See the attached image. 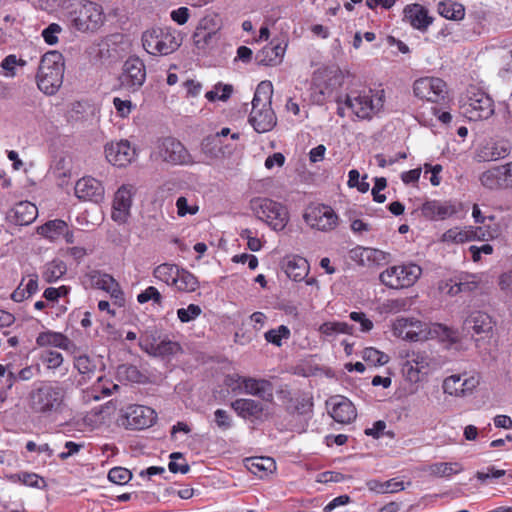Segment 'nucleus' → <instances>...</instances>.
<instances>
[{
  "instance_id": "f257e3e1",
  "label": "nucleus",
  "mask_w": 512,
  "mask_h": 512,
  "mask_svg": "<svg viewBox=\"0 0 512 512\" xmlns=\"http://www.w3.org/2000/svg\"><path fill=\"white\" fill-rule=\"evenodd\" d=\"M393 335L403 340L418 342L438 339L455 344L459 341L458 333L440 323H426L415 318H397L392 325Z\"/></svg>"
},
{
  "instance_id": "f03ea898",
  "label": "nucleus",
  "mask_w": 512,
  "mask_h": 512,
  "mask_svg": "<svg viewBox=\"0 0 512 512\" xmlns=\"http://www.w3.org/2000/svg\"><path fill=\"white\" fill-rule=\"evenodd\" d=\"M66 391L53 381L34 383L28 393L27 402L30 411L43 418H52L61 414L65 408Z\"/></svg>"
},
{
  "instance_id": "7ed1b4c3",
  "label": "nucleus",
  "mask_w": 512,
  "mask_h": 512,
  "mask_svg": "<svg viewBox=\"0 0 512 512\" xmlns=\"http://www.w3.org/2000/svg\"><path fill=\"white\" fill-rule=\"evenodd\" d=\"M69 25L82 33L95 32L104 23L102 6L89 0H70L65 7Z\"/></svg>"
},
{
  "instance_id": "20e7f679",
  "label": "nucleus",
  "mask_w": 512,
  "mask_h": 512,
  "mask_svg": "<svg viewBox=\"0 0 512 512\" xmlns=\"http://www.w3.org/2000/svg\"><path fill=\"white\" fill-rule=\"evenodd\" d=\"M273 85L270 81L258 84L253 100L249 123L258 133L271 131L277 124V117L271 108Z\"/></svg>"
},
{
  "instance_id": "39448f33",
  "label": "nucleus",
  "mask_w": 512,
  "mask_h": 512,
  "mask_svg": "<svg viewBox=\"0 0 512 512\" xmlns=\"http://www.w3.org/2000/svg\"><path fill=\"white\" fill-rule=\"evenodd\" d=\"M64 59L60 52L49 51L40 60L36 74L38 88L46 95H54L63 83Z\"/></svg>"
},
{
  "instance_id": "423d86ee",
  "label": "nucleus",
  "mask_w": 512,
  "mask_h": 512,
  "mask_svg": "<svg viewBox=\"0 0 512 512\" xmlns=\"http://www.w3.org/2000/svg\"><path fill=\"white\" fill-rule=\"evenodd\" d=\"M463 116L470 121L486 120L494 114V101L484 91L475 86L467 89L459 100Z\"/></svg>"
},
{
  "instance_id": "0eeeda50",
  "label": "nucleus",
  "mask_w": 512,
  "mask_h": 512,
  "mask_svg": "<svg viewBox=\"0 0 512 512\" xmlns=\"http://www.w3.org/2000/svg\"><path fill=\"white\" fill-rule=\"evenodd\" d=\"M143 48L152 55H168L181 45L177 32L171 28H152L142 35Z\"/></svg>"
},
{
  "instance_id": "6e6552de",
  "label": "nucleus",
  "mask_w": 512,
  "mask_h": 512,
  "mask_svg": "<svg viewBox=\"0 0 512 512\" xmlns=\"http://www.w3.org/2000/svg\"><path fill=\"white\" fill-rule=\"evenodd\" d=\"M251 207L257 218L265 221L273 230H283L289 220L288 211L284 205L269 198H255Z\"/></svg>"
},
{
  "instance_id": "1a4fd4ad",
  "label": "nucleus",
  "mask_w": 512,
  "mask_h": 512,
  "mask_svg": "<svg viewBox=\"0 0 512 512\" xmlns=\"http://www.w3.org/2000/svg\"><path fill=\"white\" fill-rule=\"evenodd\" d=\"M422 269L414 263L395 265L388 267L380 273L382 284L392 289L408 288L421 276Z\"/></svg>"
},
{
  "instance_id": "9d476101",
  "label": "nucleus",
  "mask_w": 512,
  "mask_h": 512,
  "mask_svg": "<svg viewBox=\"0 0 512 512\" xmlns=\"http://www.w3.org/2000/svg\"><path fill=\"white\" fill-rule=\"evenodd\" d=\"M146 80V67L144 62L136 56L129 57L122 66L118 77L120 88L128 92L138 91Z\"/></svg>"
},
{
  "instance_id": "9b49d317",
  "label": "nucleus",
  "mask_w": 512,
  "mask_h": 512,
  "mask_svg": "<svg viewBox=\"0 0 512 512\" xmlns=\"http://www.w3.org/2000/svg\"><path fill=\"white\" fill-rule=\"evenodd\" d=\"M371 93L372 90L368 92H351L346 96V107L351 109L358 118H371L373 114L377 113L383 107L384 103L381 96L373 100Z\"/></svg>"
},
{
  "instance_id": "f8f14e48",
  "label": "nucleus",
  "mask_w": 512,
  "mask_h": 512,
  "mask_svg": "<svg viewBox=\"0 0 512 512\" xmlns=\"http://www.w3.org/2000/svg\"><path fill=\"white\" fill-rule=\"evenodd\" d=\"M304 221L313 229L328 232L338 225V215L328 205L318 204L309 206L304 214Z\"/></svg>"
},
{
  "instance_id": "ddd939ff",
  "label": "nucleus",
  "mask_w": 512,
  "mask_h": 512,
  "mask_svg": "<svg viewBox=\"0 0 512 512\" xmlns=\"http://www.w3.org/2000/svg\"><path fill=\"white\" fill-rule=\"evenodd\" d=\"M158 157L171 165H191L194 163L192 156L185 146L173 137H166L157 144Z\"/></svg>"
},
{
  "instance_id": "4468645a",
  "label": "nucleus",
  "mask_w": 512,
  "mask_h": 512,
  "mask_svg": "<svg viewBox=\"0 0 512 512\" xmlns=\"http://www.w3.org/2000/svg\"><path fill=\"white\" fill-rule=\"evenodd\" d=\"M413 92L420 99L437 103L445 98L446 83L437 77H423L414 82Z\"/></svg>"
},
{
  "instance_id": "2eb2a0df",
  "label": "nucleus",
  "mask_w": 512,
  "mask_h": 512,
  "mask_svg": "<svg viewBox=\"0 0 512 512\" xmlns=\"http://www.w3.org/2000/svg\"><path fill=\"white\" fill-rule=\"evenodd\" d=\"M123 425L131 430H142L150 427L155 419L156 413L153 409L143 405L129 406L124 415Z\"/></svg>"
},
{
  "instance_id": "dca6fc26",
  "label": "nucleus",
  "mask_w": 512,
  "mask_h": 512,
  "mask_svg": "<svg viewBox=\"0 0 512 512\" xmlns=\"http://www.w3.org/2000/svg\"><path fill=\"white\" fill-rule=\"evenodd\" d=\"M238 389L248 395L258 397L266 402L274 399L273 385L265 379L237 376Z\"/></svg>"
},
{
  "instance_id": "f3484780",
  "label": "nucleus",
  "mask_w": 512,
  "mask_h": 512,
  "mask_svg": "<svg viewBox=\"0 0 512 512\" xmlns=\"http://www.w3.org/2000/svg\"><path fill=\"white\" fill-rule=\"evenodd\" d=\"M140 348L154 357L167 358L181 351L178 342L164 338L158 341L154 336L142 338L139 342Z\"/></svg>"
},
{
  "instance_id": "a211bd4d",
  "label": "nucleus",
  "mask_w": 512,
  "mask_h": 512,
  "mask_svg": "<svg viewBox=\"0 0 512 512\" xmlns=\"http://www.w3.org/2000/svg\"><path fill=\"white\" fill-rule=\"evenodd\" d=\"M133 186L122 185L115 193L113 200L112 219L123 224L130 216Z\"/></svg>"
},
{
  "instance_id": "6ab92c4d",
  "label": "nucleus",
  "mask_w": 512,
  "mask_h": 512,
  "mask_svg": "<svg viewBox=\"0 0 512 512\" xmlns=\"http://www.w3.org/2000/svg\"><path fill=\"white\" fill-rule=\"evenodd\" d=\"M106 159L118 167H125L135 157V149L131 147L129 141L121 140L111 142L105 146Z\"/></svg>"
},
{
  "instance_id": "aec40b11",
  "label": "nucleus",
  "mask_w": 512,
  "mask_h": 512,
  "mask_svg": "<svg viewBox=\"0 0 512 512\" xmlns=\"http://www.w3.org/2000/svg\"><path fill=\"white\" fill-rule=\"evenodd\" d=\"M75 195L84 201L99 203L104 198V187L92 177H84L76 182Z\"/></svg>"
},
{
  "instance_id": "412c9836",
  "label": "nucleus",
  "mask_w": 512,
  "mask_h": 512,
  "mask_svg": "<svg viewBox=\"0 0 512 512\" xmlns=\"http://www.w3.org/2000/svg\"><path fill=\"white\" fill-rule=\"evenodd\" d=\"M493 321L491 317L481 311L472 312L463 323V330L467 333L471 331L476 335L488 337L492 333Z\"/></svg>"
},
{
  "instance_id": "4be33fe9",
  "label": "nucleus",
  "mask_w": 512,
  "mask_h": 512,
  "mask_svg": "<svg viewBox=\"0 0 512 512\" xmlns=\"http://www.w3.org/2000/svg\"><path fill=\"white\" fill-rule=\"evenodd\" d=\"M38 216V209L35 204L29 201H21L11 208L7 214V219L19 226L31 224Z\"/></svg>"
},
{
  "instance_id": "5701e85b",
  "label": "nucleus",
  "mask_w": 512,
  "mask_h": 512,
  "mask_svg": "<svg viewBox=\"0 0 512 512\" xmlns=\"http://www.w3.org/2000/svg\"><path fill=\"white\" fill-rule=\"evenodd\" d=\"M403 13V20L422 32L426 31L433 22V18L428 15L427 9L417 3L407 5Z\"/></svg>"
},
{
  "instance_id": "b1692460",
  "label": "nucleus",
  "mask_w": 512,
  "mask_h": 512,
  "mask_svg": "<svg viewBox=\"0 0 512 512\" xmlns=\"http://www.w3.org/2000/svg\"><path fill=\"white\" fill-rule=\"evenodd\" d=\"M231 408L243 419L258 420L264 412V405L250 398H238L232 401Z\"/></svg>"
},
{
  "instance_id": "393cba45",
  "label": "nucleus",
  "mask_w": 512,
  "mask_h": 512,
  "mask_svg": "<svg viewBox=\"0 0 512 512\" xmlns=\"http://www.w3.org/2000/svg\"><path fill=\"white\" fill-rule=\"evenodd\" d=\"M510 152L511 144L506 140H500L484 146L476 158L479 162L497 161L507 157Z\"/></svg>"
},
{
  "instance_id": "a878e982",
  "label": "nucleus",
  "mask_w": 512,
  "mask_h": 512,
  "mask_svg": "<svg viewBox=\"0 0 512 512\" xmlns=\"http://www.w3.org/2000/svg\"><path fill=\"white\" fill-rule=\"evenodd\" d=\"M330 415L336 422L347 424L356 418V410L351 401L340 397L339 401L333 402Z\"/></svg>"
},
{
  "instance_id": "bb28decb",
  "label": "nucleus",
  "mask_w": 512,
  "mask_h": 512,
  "mask_svg": "<svg viewBox=\"0 0 512 512\" xmlns=\"http://www.w3.org/2000/svg\"><path fill=\"white\" fill-rule=\"evenodd\" d=\"M457 212L454 205L450 203H442L440 201H427L422 206V214L430 219L440 218L445 219Z\"/></svg>"
},
{
  "instance_id": "cd10ccee",
  "label": "nucleus",
  "mask_w": 512,
  "mask_h": 512,
  "mask_svg": "<svg viewBox=\"0 0 512 512\" xmlns=\"http://www.w3.org/2000/svg\"><path fill=\"white\" fill-rule=\"evenodd\" d=\"M308 262L302 257H288L283 262V269L286 275L294 280H303L308 273Z\"/></svg>"
},
{
  "instance_id": "c85d7f7f",
  "label": "nucleus",
  "mask_w": 512,
  "mask_h": 512,
  "mask_svg": "<svg viewBox=\"0 0 512 512\" xmlns=\"http://www.w3.org/2000/svg\"><path fill=\"white\" fill-rule=\"evenodd\" d=\"M431 359L425 352H413L405 363L407 374L411 380H418L417 375L430 366Z\"/></svg>"
},
{
  "instance_id": "c756f323",
  "label": "nucleus",
  "mask_w": 512,
  "mask_h": 512,
  "mask_svg": "<svg viewBox=\"0 0 512 512\" xmlns=\"http://www.w3.org/2000/svg\"><path fill=\"white\" fill-rule=\"evenodd\" d=\"M36 343L39 346H54L64 350L69 349L72 345L71 340L59 332L46 331L40 333L36 338Z\"/></svg>"
},
{
  "instance_id": "7c9ffc66",
  "label": "nucleus",
  "mask_w": 512,
  "mask_h": 512,
  "mask_svg": "<svg viewBox=\"0 0 512 512\" xmlns=\"http://www.w3.org/2000/svg\"><path fill=\"white\" fill-rule=\"evenodd\" d=\"M438 12L446 19L459 21L465 16V8L462 4L452 1L444 0L438 4Z\"/></svg>"
},
{
  "instance_id": "2f4dec72",
  "label": "nucleus",
  "mask_w": 512,
  "mask_h": 512,
  "mask_svg": "<svg viewBox=\"0 0 512 512\" xmlns=\"http://www.w3.org/2000/svg\"><path fill=\"white\" fill-rule=\"evenodd\" d=\"M480 279L474 274H461L458 277V281L452 285L448 291L451 295H456L460 292H471L474 291L479 285Z\"/></svg>"
},
{
  "instance_id": "473e14b6",
  "label": "nucleus",
  "mask_w": 512,
  "mask_h": 512,
  "mask_svg": "<svg viewBox=\"0 0 512 512\" xmlns=\"http://www.w3.org/2000/svg\"><path fill=\"white\" fill-rule=\"evenodd\" d=\"M173 286L180 292H194L199 287L198 279L186 269H179Z\"/></svg>"
},
{
  "instance_id": "72a5a7b5",
  "label": "nucleus",
  "mask_w": 512,
  "mask_h": 512,
  "mask_svg": "<svg viewBox=\"0 0 512 512\" xmlns=\"http://www.w3.org/2000/svg\"><path fill=\"white\" fill-rule=\"evenodd\" d=\"M17 381L13 366L0 364V395L1 402L7 398V391L10 390Z\"/></svg>"
},
{
  "instance_id": "f704fd0d",
  "label": "nucleus",
  "mask_w": 512,
  "mask_h": 512,
  "mask_svg": "<svg viewBox=\"0 0 512 512\" xmlns=\"http://www.w3.org/2000/svg\"><path fill=\"white\" fill-rule=\"evenodd\" d=\"M67 228L68 225L65 221L61 219H55L48 221L44 225L40 226L38 228V233L41 234L43 237L53 241L60 235H62Z\"/></svg>"
},
{
  "instance_id": "c9c22d12",
  "label": "nucleus",
  "mask_w": 512,
  "mask_h": 512,
  "mask_svg": "<svg viewBox=\"0 0 512 512\" xmlns=\"http://www.w3.org/2000/svg\"><path fill=\"white\" fill-rule=\"evenodd\" d=\"M179 269L180 268L175 264L163 263L154 269L153 276L167 285L173 286Z\"/></svg>"
},
{
  "instance_id": "e433bc0d",
  "label": "nucleus",
  "mask_w": 512,
  "mask_h": 512,
  "mask_svg": "<svg viewBox=\"0 0 512 512\" xmlns=\"http://www.w3.org/2000/svg\"><path fill=\"white\" fill-rule=\"evenodd\" d=\"M66 271L67 267L63 261L53 260L45 265L42 277L46 282L52 283L60 279Z\"/></svg>"
},
{
  "instance_id": "4c0bfd02",
  "label": "nucleus",
  "mask_w": 512,
  "mask_h": 512,
  "mask_svg": "<svg viewBox=\"0 0 512 512\" xmlns=\"http://www.w3.org/2000/svg\"><path fill=\"white\" fill-rule=\"evenodd\" d=\"M74 366L82 375V380H90L97 369L96 362L87 355H80L75 358Z\"/></svg>"
},
{
  "instance_id": "58836bf2",
  "label": "nucleus",
  "mask_w": 512,
  "mask_h": 512,
  "mask_svg": "<svg viewBox=\"0 0 512 512\" xmlns=\"http://www.w3.org/2000/svg\"><path fill=\"white\" fill-rule=\"evenodd\" d=\"M357 252L361 253V265L376 264L381 265L386 262L389 254L375 248H359Z\"/></svg>"
},
{
  "instance_id": "ea45409f",
  "label": "nucleus",
  "mask_w": 512,
  "mask_h": 512,
  "mask_svg": "<svg viewBox=\"0 0 512 512\" xmlns=\"http://www.w3.org/2000/svg\"><path fill=\"white\" fill-rule=\"evenodd\" d=\"M502 176L500 166L493 167L485 172H483L480 176L481 184L491 190L494 189H502Z\"/></svg>"
},
{
  "instance_id": "a19ab883",
  "label": "nucleus",
  "mask_w": 512,
  "mask_h": 512,
  "mask_svg": "<svg viewBox=\"0 0 512 512\" xmlns=\"http://www.w3.org/2000/svg\"><path fill=\"white\" fill-rule=\"evenodd\" d=\"M285 46L281 44L271 45L264 47L261 50V55H264L263 58H260V54L257 55L259 62L264 65H272L277 62V60L281 59L285 53Z\"/></svg>"
},
{
  "instance_id": "79ce46f5",
  "label": "nucleus",
  "mask_w": 512,
  "mask_h": 512,
  "mask_svg": "<svg viewBox=\"0 0 512 512\" xmlns=\"http://www.w3.org/2000/svg\"><path fill=\"white\" fill-rule=\"evenodd\" d=\"M91 286L97 289L108 291L112 286H116V280L107 273L94 270L89 273Z\"/></svg>"
},
{
  "instance_id": "37998d69",
  "label": "nucleus",
  "mask_w": 512,
  "mask_h": 512,
  "mask_svg": "<svg viewBox=\"0 0 512 512\" xmlns=\"http://www.w3.org/2000/svg\"><path fill=\"white\" fill-rule=\"evenodd\" d=\"M371 491L377 493H395L404 489L403 482L395 481L394 479L380 482L378 480H371L367 483Z\"/></svg>"
},
{
  "instance_id": "c03bdc74",
  "label": "nucleus",
  "mask_w": 512,
  "mask_h": 512,
  "mask_svg": "<svg viewBox=\"0 0 512 512\" xmlns=\"http://www.w3.org/2000/svg\"><path fill=\"white\" fill-rule=\"evenodd\" d=\"M461 470L462 468L458 463L437 462L429 466L430 474L437 477H449Z\"/></svg>"
},
{
  "instance_id": "a18cd8bd",
  "label": "nucleus",
  "mask_w": 512,
  "mask_h": 512,
  "mask_svg": "<svg viewBox=\"0 0 512 512\" xmlns=\"http://www.w3.org/2000/svg\"><path fill=\"white\" fill-rule=\"evenodd\" d=\"M313 407L312 398L307 395H298L297 397L291 399L290 405L288 406V410L291 413H297L299 415H307L311 413Z\"/></svg>"
},
{
  "instance_id": "49530a36",
  "label": "nucleus",
  "mask_w": 512,
  "mask_h": 512,
  "mask_svg": "<svg viewBox=\"0 0 512 512\" xmlns=\"http://www.w3.org/2000/svg\"><path fill=\"white\" fill-rule=\"evenodd\" d=\"M250 462L248 469L255 475L262 477L261 473L272 472L275 468V462L269 457H258L248 460Z\"/></svg>"
},
{
  "instance_id": "de8ad7c7",
  "label": "nucleus",
  "mask_w": 512,
  "mask_h": 512,
  "mask_svg": "<svg viewBox=\"0 0 512 512\" xmlns=\"http://www.w3.org/2000/svg\"><path fill=\"white\" fill-rule=\"evenodd\" d=\"M218 40L216 31L207 32L205 29L197 28L193 34V41L198 49H205Z\"/></svg>"
},
{
  "instance_id": "09e8293b",
  "label": "nucleus",
  "mask_w": 512,
  "mask_h": 512,
  "mask_svg": "<svg viewBox=\"0 0 512 512\" xmlns=\"http://www.w3.org/2000/svg\"><path fill=\"white\" fill-rule=\"evenodd\" d=\"M221 141H218V135H208L201 143L202 152L210 158H218L222 154Z\"/></svg>"
},
{
  "instance_id": "8fccbe9b",
  "label": "nucleus",
  "mask_w": 512,
  "mask_h": 512,
  "mask_svg": "<svg viewBox=\"0 0 512 512\" xmlns=\"http://www.w3.org/2000/svg\"><path fill=\"white\" fill-rule=\"evenodd\" d=\"M362 358L367 363L382 366L388 363L389 356L373 347H367L362 352Z\"/></svg>"
},
{
  "instance_id": "3c124183",
  "label": "nucleus",
  "mask_w": 512,
  "mask_h": 512,
  "mask_svg": "<svg viewBox=\"0 0 512 512\" xmlns=\"http://www.w3.org/2000/svg\"><path fill=\"white\" fill-rule=\"evenodd\" d=\"M290 330L285 325H280L277 329L268 330L265 334V340L278 347L282 345V339H288L290 337Z\"/></svg>"
},
{
  "instance_id": "603ef678",
  "label": "nucleus",
  "mask_w": 512,
  "mask_h": 512,
  "mask_svg": "<svg viewBox=\"0 0 512 512\" xmlns=\"http://www.w3.org/2000/svg\"><path fill=\"white\" fill-rule=\"evenodd\" d=\"M443 391L449 395L463 396V388L461 386V376L451 375L443 382Z\"/></svg>"
},
{
  "instance_id": "864d4df0",
  "label": "nucleus",
  "mask_w": 512,
  "mask_h": 512,
  "mask_svg": "<svg viewBox=\"0 0 512 512\" xmlns=\"http://www.w3.org/2000/svg\"><path fill=\"white\" fill-rule=\"evenodd\" d=\"M137 301L140 304L152 301L154 304L162 306L163 297L156 287L149 286L137 295Z\"/></svg>"
},
{
  "instance_id": "5fc2aeb1",
  "label": "nucleus",
  "mask_w": 512,
  "mask_h": 512,
  "mask_svg": "<svg viewBox=\"0 0 512 512\" xmlns=\"http://www.w3.org/2000/svg\"><path fill=\"white\" fill-rule=\"evenodd\" d=\"M131 478L132 473L128 469L123 467H114L110 469L108 473V479L111 482L119 485L128 483Z\"/></svg>"
},
{
  "instance_id": "6e6d98bb",
  "label": "nucleus",
  "mask_w": 512,
  "mask_h": 512,
  "mask_svg": "<svg viewBox=\"0 0 512 512\" xmlns=\"http://www.w3.org/2000/svg\"><path fill=\"white\" fill-rule=\"evenodd\" d=\"M41 360L48 369H57L63 363V356L58 351L47 350L42 353Z\"/></svg>"
},
{
  "instance_id": "4d7b16f0",
  "label": "nucleus",
  "mask_w": 512,
  "mask_h": 512,
  "mask_svg": "<svg viewBox=\"0 0 512 512\" xmlns=\"http://www.w3.org/2000/svg\"><path fill=\"white\" fill-rule=\"evenodd\" d=\"M201 312L202 310L200 306L196 304H190L187 308L178 309L177 316L181 322L187 323L196 319L201 314Z\"/></svg>"
},
{
  "instance_id": "13d9d810",
  "label": "nucleus",
  "mask_w": 512,
  "mask_h": 512,
  "mask_svg": "<svg viewBox=\"0 0 512 512\" xmlns=\"http://www.w3.org/2000/svg\"><path fill=\"white\" fill-rule=\"evenodd\" d=\"M214 421L221 431H227L233 426L230 414L224 409L215 410Z\"/></svg>"
},
{
  "instance_id": "bf43d9fd",
  "label": "nucleus",
  "mask_w": 512,
  "mask_h": 512,
  "mask_svg": "<svg viewBox=\"0 0 512 512\" xmlns=\"http://www.w3.org/2000/svg\"><path fill=\"white\" fill-rule=\"evenodd\" d=\"M171 461L168 464V468L170 472L172 473H181L186 474L190 470V466L188 463L184 460L182 463L176 462L177 459H182L183 455L180 452H173L170 455Z\"/></svg>"
},
{
  "instance_id": "052dcab7",
  "label": "nucleus",
  "mask_w": 512,
  "mask_h": 512,
  "mask_svg": "<svg viewBox=\"0 0 512 512\" xmlns=\"http://www.w3.org/2000/svg\"><path fill=\"white\" fill-rule=\"evenodd\" d=\"M19 480L23 484L33 488H43L46 486L45 480L35 473H22L19 475Z\"/></svg>"
},
{
  "instance_id": "680f3d73",
  "label": "nucleus",
  "mask_w": 512,
  "mask_h": 512,
  "mask_svg": "<svg viewBox=\"0 0 512 512\" xmlns=\"http://www.w3.org/2000/svg\"><path fill=\"white\" fill-rule=\"evenodd\" d=\"M119 373L123 374L127 380L139 383L144 378L143 374L133 365H122L119 367Z\"/></svg>"
},
{
  "instance_id": "e2e57ef3",
  "label": "nucleus",
  "mask_w": 512,
  "mask_h": 512,
  "mask_svg": "<svg viewBox=\"0 0 512 512\" xmlns=\"http://www.w3.org/2000/svg\"><path fill=\"white\" fill-rule=\"evenodd\" d=\"M387 186V180L384 177H376L374 186L371 190L373 200L378 203H383L386 200V196L380 192Z\"/></svg>"
},
{
  "instance_id": "0e129e2a",
  "label": "nucleus",
  "mask_w": 512,
  "mask_h": 512,
  "mask_svg": "<svg viewBox=\"0 0 512 512\" xmlns=\"http://www.w3.org/2000/svg\"><path fill=\"white\" fill-rule=\"evenodd\" d=\"M482 228L470 227L469 229H460L457 227V243H464L466 241L473 240L475 238L480 239L478 232H481Z\"/></svg>"
},
{
  "instance_id": "69168bd1",
  "label": "nucleus",
  "mask_w": 512,
  "mask_h": 512,
  "mask_svg": "<svg viewBox=\"0 0 512 512\" xmlns=\"http://www.w3.org/2000/svg\"><path fill=\"white\" fill-rule=\"evenodd\" d=\"M61 27L56 24L52 23L48 27H46L42 31V36L45 40V42L49 45H54L58 42L57 34L61 32Z\"/></svg>"
},
{
  "instance_id": "338daca9",
  "label": "nucleus",
  "mask_w": 512,
  "mask_h": 512,
  "mask_svg": "<svg viewBox=\"0 0 512 512\" xmlns=\"http://www.w3.org/2000/svg\"><path fill=\"white\" fill-rule=\"evenodd\" d=\"M350 319L360 323L362 332H369L373 328V322L363 312H351Z\"/></svg>"
},
{
  "instance_id": "774afa93",
  "label": "nucleus",
  "mask_w": 512,
  "mask_h": 512,
  "mask_svg": "<svg viewBox=\"0 0 512 512\" xmlns=\"http://www.w3.org/2000/svg\"><path fill=\"white\" fill-rule=\"evenodd\" d=\"M114 107L121 117H127L132 110V102L130 100H122L118 97L113 99Z\"/></svg>"
}]
</instances>
